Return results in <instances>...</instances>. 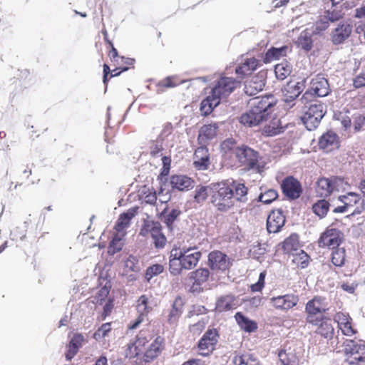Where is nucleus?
Returning <instances> with one entry per match:
<instances>
[{"mask_svg": "<svg viewBox=\"0 0 365 365\" xmlns=\"http://www.w3.org/2000/svg\"><path fill=\"white\" fill-rule=\"evenodd\" d=\"M163 339L157 337L144 353V360L149 362L159 356L163 350Z\"/></svg>", "mask_w": 365, "mask_h": 365, "instance_id": "obj_27", "label": "nucleus"}, {"mask_svg": "<svg viewBox=\"0 0 365 365\" xmlns=\"http://www.w3.org/2000/svg\"><path fill=\"white\" fill-rule=\"evenodd\" d=\"M277 100L273 95L258 96L249 102L250 109L241 115L240 122L247 127H255L271 118Z\"/></svg>", "mask_w": 365, "mask_h": 365, "instance_id": "obj_1", "label": "nucleus"}, {"mask_svg": "<svg viewBox=\"0 0 365 365\" xmlns=\"http://www.w3.org/2000/svg\"><path fill=\"white\" fill-rule=\"evenodd\" d=\"M236 307L237 302L235 298L231 295H226L217 299L215 309L221 312L235 309Z\"/></svg>", "mask_w": 365, "mask_h": 365, "instance_id": "obj_34", "label": "nucleus"}, {"mask_svg": "<svg viewBox=\"0 0 365 365\" xmlns=\"http://www.w3.org/2000/svg\"><path fill=\"white\" fill-rule=\"evenodd\" d=\"M291 67L287 62L279 63L275 66L274 72L278 79L284 80L291 73Z\"/></svg>", "mask_w": 365, "mask_h": 365, "instance_id": "obj_48", "label": "nucleus"}, {"mask_svg": "<svg viewBox=\"0 0 365 365\" xmlns=\"http://www.w3.org/2000/svg\"><path fill=\"white\" fill-rule=\"evenodd\" d=\"M258 63L259 61L255 58H247L244 63L236 67L235 72L240 76L250 74L257 68Z\"/></svg>", "mask_w": 365, "mask_h": 365, "instance_id": "obj_32", "label": "nucleus"}, {"mask_svg": "<svg viewBox=\"0 0 365 365\" xmlns=\"http://www.w3.org/2000/svg\"><path fill=\"white\" fill-rule=\"evenodd\" d=\"M233 188L235 201L245 202L247 200L246 195L247 194V188L242 183H237L233 182L229 184Z\"/></svg>", "mask_w": 365, "mask_h": 365, "instance_id": "obj_41", "label": "nucleus"}, {"mask_svg": "<svg viewBox=\"0 0 365 365\" xmlns=\"http://www.w3.org/2000/svg\"><path fill=\"white\" fill-rule=\"evenodd\" d=\"M85 341L86 338L82 334H74L73 336L71 338L69 344L67 346L68 351L66 353V359L71 360V359H73L78 351V349L85 343Z\"/></svg>", "mask_w": 365, "mask_h": 365, "instance_id": "obj_23", "label": "nucleus"}, {"mask_svg": "<svg viewBox=\"0 0 365 365\" xmlns=\"http://www.w3.org/2000/svg\"><path fill=\"white\" fill-rule=\"evenodd\" d=\"M281 187L284 195L290 200L299 198L302 192L299 182L293 177L284 179Z\"/></svg>", "mask_w": 365, "mask_h": 365, "instance_id": "obj_12", "label": "nucleus"}, {"mask_svg": "<svg viewBox=\"0 0 365 365\" xmlns=\"http://www.w3.org/2000/svg\"><path fill=\"white\" fill-rule=\"evenodd\" d=\"M163 271V267L161 264H153L148 267L145 272V279L147 281H150L154 276H156Z\"/></svg>", "mask_w": 365, "mask_h": 365, "instance_id": "obj_55", "label": "nucleus"}, {"mask_svg": "<svg viewBox=\"0 0 365 365\" xmlns=\"http://www.w3.org/2000/svg\"><path fill=\"white\" fill-rule=\"evenodd\" d=\"M181 307H182V302L181 299H175V301L173 303V308L170 310V312L168 316V321L170 323L173 324L179 318L182 311H181Z\"/></svg>", "mask_w": 365, "mask_h": 365, "instance_id": "obj_49", "label": "nucleus"}, {"mask_svg": "<svg viewBox=\"0 0 365 365\" xmlns=\"http://www.w3.org/2000/svg\"><path fill=\"white\" fill-rule=\"evenodd\" d=\"M161 232V225L158 222L148 220L145 222L140 229V235L143 237H148L150 235L153 239V237H156V236Z\"/></svg>", "mask_w": 365, "mask_h": 365, "instance_id": "obj_29", "label": "nucleus"}, {"mask_svg": "<svg viewBox=\"0 0 365 365\" xmlns=\"http://www.w3.org/2000/svg\"><path fill=\"white\" fill-rule=\"evenodd\" d=\"M194 165L198 170H206L210 165L208 150L205 145L199 147L194 153Z\"/></svg>", "mask_w": 365, "mask_h": 365, "instance_id": "obj_22", "label": "nucleus"}, {"mask_svg": "<svg viewBox=\"0 0 365 365\" xmlns=\"http://www.w3.org/2000/svg\"><path fill=\"white\" fill-rule=\"evenodd\" d=\"M235 365H259L258 359L252 354L248 352L236 353L232 359Z\"/></svg>", "mask_w": 365, "mask_h": 365, "instance_id": "obj_33", "label": "nucleus"}, {"mask_svg": "<svg viewBox=\"0 0 365 365\" xmlns=\"http://www.w3.org/2000/svg\"><path fill=\"white\" fill-rule=\"evenodd\" d=\"M330 92L329 84L322 75H317L310 81V86L300 99L305 106L312 101L315 96L324 97Z\"/></svg>", "mask_w": 365, "mask_h": 365, "instance_id": "obj_5", "label": "nucleus"}, {"mask_svg": "<svg viewBox=\"0 0 365 365\" xmlns=\"http://www.w3.org/2000/svg\"><path fill=\"white\" fill-rule=\"evenodd\" d=\"M316 116L310 115V113H304L302 117V121L308 130H312L318 127L322 118V113L315 114Z\"/></svg>", "mask_w": 365, "mask_h": 365, "instance_id": "obj_38", "label": "nucleus"}, {"mask_svg": "<svg viewBox=\"0 0 365 365\" xmlns=\"http://www.w3.org/2000/svg\"><path fill=\"white\" fill-rule=\"evenodd\" d=\"M309 258L308 255L300 250L296 254H293L292 262L301 268H305L308 265Z\"/></svg>", "mask_w": 365, "mask_h": 365, "instance_id": "obj_46", "label": "nucleus"}, {"mask_svg": "<svg viewBox=\"0 0 365 365\" xmlns=\"http://www.w3.org/2000/svg\"><path fill=\"white\" fill-rule=\"evenodd\" d=\"M299 238L296 234L291 235L283 242V249L287 252H297L299 248Z\"/></svg>", "mask_w": 365, "mask_h": 365, "instance_id": "obj_43", "label": "nucleus"}, {"mask_svg": "<svg viewBox=\"0 0 365 365\" xmlns=\"http://www.w3.org/2000/svg\"><path fill=\"white\" fill-rule=\"evenodd\" d=\"M278 195L275 190L269 189L259 196V200L264 204H269L274 201Z\"/></svg>", "mask_w": 365, "mask_h": 365, "instance_id": "obj_53", "label": "nucleus"}, {"mask_svg": "<svg viewBox=\"0 0 365 365\" xmlns=\"http://www.w3.org/2000/svg\"><path fill=\"white\" fill-rule=\"evenodd\" d=\"M239 85L240 81L233 78L220 77L215 83L207 97L202 101L200 106L202 113L205 115L210 114L221 101L227 98Z\"/></svg>", "mask_w": 365, "mask_h": 365, "instance_id": "obj_2", "label": "nucleus"}, {"mask_svg": "<svg viewBox=\"0 0 365 365\" xmlns=\"http://www.w3.org/2000/svg\"><path fill=\"white\" fill-rule=\"evenodd\" d=\"M285 217L280 210L272 211L267 217V230L269 233H277L284 226Z\"/></svg>", "mask_w": 365, "mask_h": 365, "instance_id": "obj_18", "label": "nucleus"}, {"mask_svg": "<svg viewBox=\"0 0 365 365\" xmlns=\"http://www.w3.org/2000/svg\"><path fill=\"white\" fill-rule=\"evenodd\" d=\"M319 146L327 153L338 148L339 146L338 136L335 133L328 131L320 138Z\"/></svg>", "mask_w": 365, "mask_h": 365, "instance_id": "obj_21", "label": "nucleus"}, {"mask_svg": "<svg viewBox=\"0 0 365 365\" xmlns=\"http://www.w3.org/2000/svg\"><path fill=\"white\" fill-rule=\"evenodd\" d=\"M289 51L290 49L287 46H284L280 48L272 47L265 53L264 61L267 63L273 61L279 60L280 58L286 56Z\"/></svg>", "mask_w": 365, "mask_h": 365, "instance_id": "obj_31", "label": "nucleus"}, {"mask_svg": "<svg viewBox=\"0 0 365 365\" xmlns=\"http://www.w3.org/2000/svg\"><path fill=\"white\" fill-rule=\"evenodd\" d=\"M329 208V203L325 200H320L312 207L313 212L320 218L324 217Z\"/></svg>", "mask_w": 365, "mask_h": 365, "instance_id": "obj_45", "label": "nucleus"}, {"mask_svg": "<svg viewBox=\"0 0 365 365\" xmlns=\"http://www.w3.org/2000/svg\"><path fill=\"white\" fill-rule=\"evenodd\" d=\"M125 235V232H116V234L113 236V240L108 247L109 254L114 255L121 250L124 244L123 238Z\"/></svg>", "mask_w": 365, "mask_h": 365, "instance_id": "obj_40", "label": "nucleus"}, {"mask_svg": "<svg viewBox=\"0 0 365 365\" xmlns=\"http://www.w3.org/2000/svg\"><path fill=\"white\" fill-rule=\"evenodd\" d=\"M141 199L145 203L154 205L157 201L156 192L150 188L144 187L142 190Z\"/></svg>", "mask_w": 365, "mask_h": 365, "instance_id": "obj_51", "label": "nucleus"}, {"mask_svg": "<svg viewBox=\"0 0 365 365\" xmlns=\"http://www.w3.org/2000/svg\"><path fill=\"white\" fill-rule=\"evenodd\" d=\"M304 88V82H288L282 88L283 101L284 102V108L287 109L292 108L295 106L296 98L303 91Z\"/></svg>", "mask_w": 365, "mask_h": 365, "instance_id": "obj_9", "label": "nucleus"}, {"mask_svg": "<svg viewBox=\"0 0 365 365\" xmlns=\"http://www.w3.org/2000/svg\"><path fill=\"white\" fill-rule=\"evenodd\" d=\"M331 262L337 267H341L344 264L345 250L344 248H338L331 253Z\"/></svg>", "mask_w": 365, "mask_h": 365, "instance_id": "obj_50", "label": "nucleus"}, {"mask_svg": "<svg viewBox=\"0 0 365 365\" xmlns=\"http://www.w3.org/2000/svg\"><path fill=\"white\" fill-rule=\"evenodd\" d=\"M237 148L234 141L230 139L223 141L221 144V150L225 155L230 153L235 155V150L237 149Z\"/></svg>", "mask_w": 365, "mask_h": 365, "instance_id": "obj_57", "label": "nucleus"}, {"mask_svg": "<svg viewBox=\"0 0 365 365\" xmlns=\"http://www.w3.org/2000/svg\"><path fill=\"white\" fill-rule=\"evenodd\" d=\"M282 130L279 119L273 118L264 126L263 133L268 136H273L282 132Z\"/></svg>", "mask_w": 365, "mask_h": 365, "instance_id": "obj_39", "label": "nucleus"}, {"mask_svg": "<svg viewBox=\"0 0 365 365\" xmlns=\"http://www.w3.org/2000/svg\"><path fill=\"white\" fill-rule=\"evenodd\" d=\"M339 3L331 4L330 9H328L324 11V14L327 16L330 22H334L343 17L344 13L343 12V5Z\"/></svg>", "mask_w": 365, "mask_h": 365, "instance_id": "obj_37", "label": "nucleus"}, {"mask_svg": "<svg viewBox=\"0 0 365 365\" xmlns=\"http://www.w3.org/2000/svg\"><path fill=\"white\" fill-rule=\"evenodd\" d=\"M137 207H133L128 210L125 212L121 214L115 225V229L118 232H125V230L130 225L131 219L137 213Z\"/></svg>", "mask_w": 365, "mask_h": 365, "instance_id": "obj_25", "label": "nucleus"}, {"mask_svg": "<svg viewBox=\"0 0 365 365\" xmlns=\"http://www.w3.org/2000/svg\"><path fill=\"white\" fill-rule=\"evenodd\" d=\"M353 86L356 88L365 87V68L356 73L353 78Z\"/></svg>", "mask_w": 365, "mask_h": 365, "instance_id": "obj_58", "label": "nucleus"}, {"mask_svg": "<svg viewBox=\"0 0 365 365\" xmlns=\"http://www.w3.org/2000/svg\"><path fill=\"white\" fill-rule=\"evenodd\" d=\"M291 346L282 350L279 353V359L283 365H299V358Z\"/></svg>", "mask_w": 365, "mask_h": 365, "instance_id": "obj_30", "label": "nucleus"}, {"mask_svg": "<svg viewBox=\"0 0 365 365\" xmlns=\"http://www.w3.org/2000/svg\"><path fill=\"white\" fill-rule=\"evenodd\" d=\"M270 300L274 308L285 311L295 307L299 302V297L294 294H285L272 297Z\"/></svg>", "mask_w": 365, "mask_h": 365, "instance_id": "obj_15", "label": "nucleus"}, {"mask_svg": "<svg viewBox=\"0 0 365 365\" xmlns=\"http://www.w3.org/2000/svg\"><path fill=\"white\" fill-rule=\"evenodd\" d=\"M344 353L347 356L346 361L351 365L365 364V344L353 340H346L344 342Z\"/></svg>", "mask_w": 365, "mask_h": 365, "instance_id": "obj_8", "label": "nucleus"}, {"mask_svg": "<svg viewBox=\"0 0 365 365\" xmlns=\"http://www.w3.org/2000/svg\"><path fill=\"white\" fill-rule=\"evenodd\" d=\"M110 329L111 327L110 323L102 324L101 327L95 332L94 338L97 340L103 339L107 336Z\"/></svg>", "mask_w": 365, "mask_h": 365, "instance_id": "obj_59", "label": "nucleus"}, {"mask_svg": "<svg viewBox=\"0 0 365 365\" xmlns=\"http://www.w3.org/2000/svg\"><path fill=\"white\" fill-rule=\"evenodd\" d=\"M352 26L348 23L338 24L331 34V40L333 44L339 45L343 43L351 35Z\"/></svg>", "mask_w": 365, "mask_h": 365, "instance_id": "obj_17", "label": "nucleus"}, {"mask_svg": "<svg viewBox=\"0 0 365 365\" xmlns=\"http://www.w3.org/2000/svg\"><path fill=\"white\" fill-rule=\"evenodd\" d=\"M265 86L262 75L252 76L245 83V93L247 96H254L262 91Z\"/></svg>", "mask_w": 365, "mask_h": 365, "instance_id": "obj_20", "label": "nucleus"}, {"mask_svg": "<svg viewBox=\"0 0 365 365\" xmlns=\"http://www.w3.org/2000/svg\"><path fill=\"white\" fill-rule=\"evenodd\" d=\"M334 185L331 181L325 178H320L316 186V193L318 197H327L333 192Z\"/></svg>", "mask_w": 365, "mask_h": 365, "instance_id": "obj_28", "label": "nucleus"}, {"mask_svg": "<svg viewBox=\"0 0 365 365\" xmlns=\"http://www.w3.org/2000/svg\"><path fill=\"white\" fill-rule=\"evenodd\" d=\"M200 257L201 252L196 247L173 249L170 253V272L177 275L182 269H191L197 264Z\"/></svg>", "mask_w": 365, "mask_h": 365, "instance_id": "obj_3", "label": "nucleus"}, {"mask_svg": "<svg viewBox=\"0 0 365 365\" xmlns=\"http://www.w3.org/2000/svg\"><path fill=\"white\" fill-rule=\"evenodd\" d=\"M183 82H184L183 81H176L175 77L172 76V77H167L165 79L162 80L159 83V85L160 86L165 87V88H173V87H175L180 83H182Z\"/></svg>", "mask_w": 365, "mask_h": 365, "instance_id": "obj_60", "label": "nucleus"}, {"mask_svg": "<svg viewBox=\"0 0 365 365\" xmlns=\"http://www.w3.org/2000/svg\"><path fill=\"white\" fill-rule=\"evenodd\" d=\"M312 35V33L307 29L302 31L296 41L297 47L301 48L306 51H310L313 46Z\"/></svg>", "mask_w": 365, "mask_h": 365, "instance_id": "obj_36", "label": "nucleus"}, {"mask_svg": "<svg viewBox=\"0 0 365 365\" xmlns=\"http://www.w3.org/2000/svg\"><path fill=\"white\" fill-rule=\"evenodd\" d=\"M235 156L241 165L246 168L253 169L257 172L261 171V166L259 165V154L257 151L246 145H242L235 150Z\"/></svg>", "mask_w": 365, "mask_h": 365, "instance_id": "obj_7", "label": "nucleus"}, {"mask_svg": "<svg viewBox=\"0 0 365 365\" xmlns=\"http://www.w3.org/2000/svg\"><path fill=\"white\" fill-rule=\"evenodd\" d=\"M209 274L210 272L207 269L201 268L191 272V278L195 280V283L197 284H201L208 279Z\"/></svg>", "mask_w": 365, "mask_h": 365, "instance_id": "obj_47", "label": "nucleus"}, {"mask_svg": "<svg viewBox=\"0 0 365 365\" xmlns=\"http://www.w3.org/2000/svg\"><path fill=\"white\" fill-rule=\"evenodd\" d=\"M214 193L212 195L213 205L220 211L230 210L235 203L233 188L226 182L213 185Z\"/></svg>", "mask_w": 365, "mask_h": 365, "instance_id": "obj_4", "label": "nucleus"}, {"mask_svg": "<svg viewBox=\"0 0 365 365\" xmlns=\"http://www.w3.org/2000/svg\"><path fill=\"white\" fill-rule=\"evenodd\" d=\"M354 128L356 132L365 130V115H359L355 118Z\"/></svg>", "mask_w": 365, "mask_h": 365, "instance_id": "obj_64", "label": "nucleus"}, {"mask_svg": "<svg viewBox=\"0 0 365 365\" xmlns=\"http://www.w3.org/2000/svg\"><path fill=\"white\" fill-rule=\"evenodd\" d=\"M172 187L180 191L188 190L193 187V180L185 175H174L170 179Z\"/></svg>", "mask_w": 365, "mask_h": 365, "instance_id": "obj_26", "label": "nucleus"}, {"mask_svg": "<svg viewBox=\"0 0 365 365\" xmlns=\"http://www.w3.org/2000/svg\"><path fill=\"white\" fill-rule=\"evenodd\" d=\"M341 242V233L339 230L331 228L327 229L319 240V246L334 249L339 247Z\"/></svg>", "mask_w": 365, "mask_h": 365, "instance_id": "obj_11", "label": "nucleus"}, {"mask_svg": "<svg viewBox=\"0 0 365 365\" xmlns=\"http://www.w3.org/2000/svg\"><path fill=\"white\" fill-rule=\"evenodd\" d=\"M328 309L324 298L316 297L309 300L305 307L307 322L317 326L322 320L323 314Z\"/></svg>", "mask_w": 365, "mask_h": 365, "instance_id": "obj_6", "label": "nucleus"}, {"mask_svg": "<svg viewBox=\"0 0 365 365\" xmlns=\"http://www.w3.org/2000/svg\"><path fill=\"white\" fill-rule=\"evenodd\" d=\"M150 307L148 306V298L145 295H142L138 300L137 311L139 314L135 322L128 326L130 329H135L139 325L145 321L147 314L150 312Z\"/></svg>", "mask_w": 365, "mask_h": 365, "instance_id": "obj_19", "label": "nucleus"}, {"mask_svg": "<svg viewBox=\"0 0 365 365\" xmlns=\"http://www.w3.org/2000/svg\"><path fill=\"white\" fill-rule=\"evenodd\" d=\"M235 318L240 328L247 332H252L257 329V323L244 316L241 312L236 313Z\"/></svg>", "mask_w": 365, "mask_h": 365, "instance_id": "obj_35", "label": "nucleus"}, {"mask_svg": "<svg viewBox=\"0 0 365 365\" xmlns=\"http://www.w3.org/2000/svg\"><path fill=\"white\" fill-rule=\"evenodd\" d=\"M218 125L217 123L204 125L199 130L198 141L201 145H205L214 138L217 134Z\"/></svg>", "mask_w": 365, "mask_h": 365, "instance_id": "obj_24", "label": "nucleus"}, {"mask_svg": "<svg viewBox=\"0 0 365 365\" xmlns=\"http://www.w3.org/2000/svg\"><path fill=\"white\" fill-rule=\"evenodd\" d=\"M349 321H351V317L348 314L343 312H338L334 316V322L337 323L339 328Z\"/></svg>", "mask_w": 365, "mask_h": 365, "instance_id": "obj_61", "label": "nucleus"}, {"mask_svg": "<svg viewBox=\"0 0 365 365\" xmlns=\"http://www.w3.org/2000/svg\"><path fill=\"white\" fill-rule=\"evenodd\" d=\"M180 210L178 209H173L169 213L165 216V222L168 227L171 226L173 222L180 215Z\"/></svg>", "mask_w": 365, "mask_h": 365, "instance_id": "obj_62", "label": "nucleus"}, {"mask_svg": "<svg viewBox=\"0 0 365 365\" xmlns=\"http://www.w3.org/2000/svg\"><path fill=\"white\" fill-rule=\"evenodd\" d=\"M208 262L210 268L213 270L225 271L230 265V259L225 254L220 251L210 252L208 256Z\"/></svg>", "mask_w": 365, "mask_h": 365, "instance_id": "obj_14", "label": "nucleus"}, {"mask_svg": "<svg viewBox=\"0 0 365 365\" xmlns=\"http://www.w3.org/2000/svg\"><path fill=\"white\" fill-rule=\"evenodd\" d=\"M218 339V334L216 329L207 330L198 343V348L202 356H207L214 349Z\"/></svg>", "mask_w": 365, "mask_h": 365, "instance_id": "obj_10", "label": "nucleus"}, {"mask_svg": "<svg viewBox=\"0 0 365 365\" xmlns=\"http://www.w3.org/2000/svg\"><path fill=\"white\" fill-rule=\"evenodd\" d=\"M208 196V187L200 186L195 190V194L194 196L195 200L198 202H204Z\"/></svg>", "mask_w": 365, "mask_h": 365, "instance_id": "obj_56", "label": "nucleus"}, {"mask_svg": "<svg viewBox=\"0 0 365 365\" xmlns=\"http://www.w3.org/2000/svg\"><path fill=\"white\" fill-rule=\"evenodd\" d=\"M329 19L325 14L320 16L319 19L315 24V29L313 33L318 34L325 31L329 26Z\"/></svg>", "mask_w": 365, "mask_h": 365, "instance_id": "obj_54", "label": "nucleus"}, {"mask_svg": "<svg viewBox=\"0 0 365 365\" xmlns=\"http://www.w3.org/2000/svg\"><path fill=\"white\" fill-rule=\"evenodd\" d=\"M265 274L261 272L259 276V279L257 283L251 285V289L252 292H259L262 289L264 285Z\"/></svg>", "mask_w": 365, "mask_h": 365, "instance_id": "obj_63", "label": "nucleus"}, {"mask_svg": "<svg viewBox=\"0 0 365 365\" xmlns=\"http://www.w3.org/2000/svg\"><path fill=\"white\" fill-rule=\"evenodd\" d=\"M319 326L316 330V332L324 338L331 337L334 334V327L330 320H322L317 325Z\"/></svg>", "mask_w": 365, "mask_h": 365, "instance_id": "obj_42", "label": "nucleus"}, {"mask_svg": "<svg viewBox=\"0 0 365 365\" xmlns=\"http://www.w3.org/2000/svg\"><path fill=\"white\" fill-rule=\"evenodd\" d=\"M148 339L145 332L140 331L133 342L128 344L127 355L130 357L138 356L139 354L145 351V344L148 342Z\"/></svg>", "mask_w": 365, "mask_h": 365, "instance_id": "obj_16", "label": "nucleus"}, {"mask_svg": "<svg viewBox=\"0 0 365 365\" xmlns=\"http://www.w3.org/2000/svg\"><path fill=\"white\" fill-rule=\"evenodd\" d=\"M311 104L307 107V110L304 113H310V115L316 116L317 113H322V118L326 113V106L317 101H309Z\"/></svg>", "mask_w": 365, "mask_h": 365, "instance_id": "obj_44", "label": "nucleus"}, {"mask_svg": "<svg viewBox=\"0 0 365 365\" xmlns=\"http://www.w3.org/2000/svg\"><path fill=\"white\" fill-rule=\"evenodd\" d=\"M124 267L126 271L137 272L140 270L138 259L132 255H130L124 262Z\"/></svg>", "mask_w": 365, "mask_h": 365, "instance_id": "obj_52", "label": "nucleus"}, {"mask_svg": "<svg viewBox=\"0 0 365 365\" xmlns=\"http://www.w3.org/2000/svg\"><path fill=\"white\" fill-rule=\"evenodd\" d=\"M341 201L352 210L351 215L360 214L364 210V200L361 199L359 194L349 192L346 195L340 197Z\"/></svg>", "mask_w": 365, "mask_h": 365, "instance_id": "obj_13", "label": "nucleus"}]
</instances>
